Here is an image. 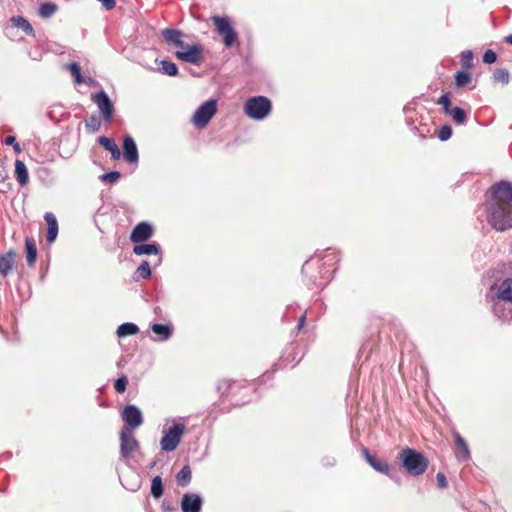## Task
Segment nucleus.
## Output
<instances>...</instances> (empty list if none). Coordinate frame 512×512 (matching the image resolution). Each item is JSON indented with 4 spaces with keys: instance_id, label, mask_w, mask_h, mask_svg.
Wrapping results in <instances>:
<instances>
[{
    "instance_id": "473e14b6",
    "label": "nucleus",
    "mask_w": 512,
    "mask_h": 512,
    "mask_svg": "<svg viewBox=\"0 0 512 512\" xmlns=\"http://www.w3.org/2000/svg\"><path fill=\"white\" fill-rule=\"evenodd\" d=\"M159 71L168 76H176L178 74V68L175 63L163 60L160 62Z\"/></svg>"
},
{
    "instance_id": "ea45409f",
    "label": "nucleus",
    "mask_w": 512,
    "mask_h": 512,
    "mask_svg": "<svg viewBox=\"0 0 512 512\" xmlns=\"http://www.w3.org/2000/svg\"><path fill=\"white\" fill-rule=\"evenodd\" d=\"M88 130L97 132L100 129L101 122L96 115H91L85 123Z\"/></svg>"
},
{
    "instance_id": "37998d69",
    "label": "nucleus",
    "mask_w": 512,
    "mask_h": 512,
    "mask_svg": "<svg viewBox=\"0 0 512 512\" xmlns=\"http://www.w3.org/2000/svg\"><path fill=\"white\" fill-rule=\"evenodd\" d=\"M452 136V128L448 125H444L438 132V138L441 141H447Z\"/></svg>"
},
{
    "instance_id": "bb28decb",
    "label": "nucleus",
    "mask_w": 512,
    "mask_h": 512,
    "mask_svg": "<svg viewBox=\"0 0 512 512\" xmlns=\"http://www.w3.org/2000/svg\"><path fill=\"white\" fill-rule=\"evenodd\" d=\"M26 259L29 266H33L37 258V247L35 240L31 237L25 239Z\"/></svg>"
},
{
    "instance_id": "3c124183",
    "label": "nucleus",
    "mask_w": 512,
    "mask_h": 512,
    "mask_svg": "<svg viewBox=\"0 0 512 512\" xmlns=\"http://www.w3.org/2000/svg\"><path fill=\"white\" fill-rule=\"evenodd\" d=\"M505 41L512 45V33L505 38Z\"/></svg>"
},
{
    "instance_id": "ddd939ff",
    "label": "nucleus",
    "mask_w": 512,
    "mask_h": 512,
    "mask_svg": "<svg viewBox=\"0 0 512 512\" xmlns=\"http://www.w3.org/2000/svg\"><path fill=\"white\" fill-rule=\"evenodd\" d=\"M152 235V226L147 222H141L133 228L130 234V240L133 243H141L151 238Z\"/></svg>"
},
{
    "instance_id": "9b49d317",
    "label": "nucleus",
    "mask_w": 512,
    "mask_h": 512,
    "mask_svg": "<svg viewBox=\"0 0 512 512\" xmlns=\"http://www.w3.org/2000/svg\"><path fill=\"white\" fill-rule=\"evenodd\" d=\"M121 416L126 424L124 428H129L130 431L140 427L144 421L141 410L132 404L124 407Z\"/></svg>"
},
{
    "instance_id": "603ef678",
    "label": "nucleus",
    "mask_w": 512,
    "mask_h": 512,
    "mask_svg": "<svg viewBox=\"0 0 512 512\" xmlns=\"http://www.w3.org/2000/svg\"><path fill=\"white\" fill-rule=\"evenodd\" d=\"M187 45H188V44H185V43L183 42V46H182V47H178V48H179V50H186Z\"/></svg>"
},
{
    "instance_id": "f8f14e48",
    "label": "nucleus",
    "mask_w": 512,
    "mask_h": 512,
    "mask_svg": "<svg viewBox=\"0 0 512 512\" xmlns=\"http://www.w3.org/2000/svg\"><path fill=\"white\" fill-rule=\"evenodd\" d=\"M492 310L497 318L503 321H512V301L494 297Z\"/></svg>"
},
{
    "instance_id": "72a5a7b5",
    "label": "nucleus",
    "mask_w": 512,
    "mask_h": 512,
    "mask_svg": "<svg viewBox=\"0 0 512 512\" xmlns=\"http://www.w3.org/2000/svg\"><path fill=\"white\" fill-rule=\"evenodd\" d=\"M151 494L158 499L163 495V483L160 476H155L151 483Z\"/></svg>"
},
{
    "instance_id": "39448f33",
    "label": "nucleus",
    "mask_w": 512,
    "mask_h": 512,
    "mask_svg": "<svg viewBox=\"0 0 512 512\" xmlns=\"http://www.w3.org/2000/svg\"><path fill=\"white\" fill-rule=\"evenodd\" d=\"M215 30L222 38V42L226 48H230L238 42V34L226 16H212L211 18Z\"/></svg>"
},
{
    "instance_id": "864d4df0",
    "label": "nucleus",
    "mask_w": 512,
    "mask_h": 512,
    "mask_svg": "<svg viewBox=\"0 0 512 512\" xmlns=\"http://www.w3.org/2000/svg\"><path fill=\"white\" fill-rule=\"evenodd\" d=\"M94 81L92 79H89V81L87 83L91 84L93 83Z\"/></svg>"
},
{
    "instance_id": "c03bdc74",
    "label": "nucleus",
    "mask_w": 512,
    "mask_h": 512,
    "mask_svg": "<svg viewBox=\"0 0 512 512\" xmlns=\"http://www.w3.org/2000/svg\"><path fill=\"white\" fill-rule=\"evenodd\" d=\"M127 384V378L125 376H121L115 381L114 388L118 393H123L126 390Z\"/></svg>"
},
{
    "instance_id": "58836bf2",
    "label": "nucleus",
    "mask_w": 512,
    "mask_h": 512,
    "mask_svg": "<svg viewBox=\"0 0 512 512\" xmlns=\"http://www.w3.org/2000/svg\"><path fill=\"white\" fill-rule=\"evenodd\" d=\"M493 78L496 82L507 84L509 82V73L506 69H496Z\"/></svg>"
},
{
    "instance_id": "cd10ccee",
    "label": "nucleus",
    "mask_w": 512,
    "mask_h": 512,
    "mask_svg": "<svg viewBox=\"0 0 512 512\" xmlns=\"http://www.w3.org/2000/svg\"><path fill=\"white\" fill-rule=\"evenodd\" d=\"M12 27L22 29L26 34L33 35L34 29L32 25L22 16H14L11 18Z\"/></svg>"
},
{
    "instance_id": "423d86ee",
    "label": "nucleus",
    "mask_w": 512,
    "mask_h": 512,
    "mask_svg": "<svg viewBox=\"0 0 512 512\" xmlns=\"http://www.w3.org/2000/svg\"><path fill=\"white\" fill-rule=\"evenodd\" d=\"M185 425L183 423H174L170 427L163 428V436L160 440L161 450L164 452H172L174 451L184 434Z\"/></svg>"
},
{
    "instance_id": "5fc2aeb1",
    "label": "nucleus",
    "mask_w": 512,
    "mask_h": 512,
    "mask_svg": "<svg viewBox=\"0 0 512 512\" xmlns=\"http://www.w3.org/2000/svg\"><path fill=\"white\" fill-rule=\"evenodd\" d=\"M244 403H245L244 401H243V402H241V403L236 402V405H241V404H244Z\"/></svg>"
},
{
    "instance_id": "de8ad7c7",
    "label": "nucleus",
    "mask_w": 512,
    "mask_h": 512,
    "mask_svg": "<svg viewBox=\"0 0 512 512\" xmlns=\"http://www.w3.org/2000/svg\"><path fill=\"white\" fill-rule=\"evenodd\" d=\"M4 143H5L6 145H11V146H12V145H14L15 143H17V141H16L15 136L9 135V136H7V137L5 138Z\"/></svg>"
},
{
    "instance_id": "7c9ffc66",
    "label": "nucleus",
    "mask_w": 512,
    "mask_h": 512,
    "mask_svg": "<svg viewBox=\"0 0 512 512\" xmlns=\"http://www.w3.org/2000/svg\"><path fill=\"white\" fill-rule=\"evenodd\" d=\"M151 276V268L148 261L144 260L134 273V280L148 279Z\"/></svg>"
},
{
    "instance_id": "c85d7f7f",
    "label": "nucleus",
    "mask_w": 512,
    "mask_h": 512,
    "mask_svg": "<svg viewBox=\"0 0 512 512\" xmlns=\"http://www.w3.org/2000/svg\"><path fill=\"white\" fill-rule=\"evenodd\" d=\"M138 331H139V328L136 324L131 323V322H126V323H123L120 326H118L116 333L119 337H127V336L137 334Z\"/></svg>"
},
{
    "instance_id": "1a4fd4ad",
    "label": "nucleus",
    "mask_w": 512,
    "mask_h": 512,
    "mask_svg": "<svg viewBox=\"0 0 512 512\" xmlns=\"http://www.w3.org/2000/svg\"><path fill=\"white\" fill-rule=\"evenodd\" d=\"M91 100L95 103L105 122H111L114 115V106L107 93L103 90L91 94Z\"/></svg>"
},
{
    "instance_id": "a878e982",
    "label": "nucleus",
    "mask_w": 512,
    "mask_h": 512,
    "mask_svg": "<svg viewBox=\"0 0 512 512\" xmlns=\"http://www.w3.org/2000/svg\"><path fill=\"white\" fill-rule=\"evenodd\" d=\"M495 297L512 301V278H507L500 283Z\"/></svg>"
},
{
    "instance_id": "f704fd0d",
    "label": "nucleus",
    "mask_w": 512,
    "mask_h": 512,
    "mask_svg": "<svg viewBox=\"0 0 512 512\" xmlns=\"http://www.w3.org/2000/svg\"><path fill=\"white\" fill-rule=\"evenodd\" d=\"M449 116L453 118V120L457 124H465L467 121L466 113L465 111L460 107H454L449 113Z\"/></svg>"
},
{
    "instance_id": "393cba45",
    "label": "nucleus",
    "mask_w": 512,
    "mask_h": 512,
    "mask_svg": "<svg viewBox=\"0 0 512 512\" xmlns=\"http://www.w3.org/2000/svg\"><path fill=\"white\" fill-rule=\"evenodd\" d=\"M160 247L156 243H142L133 247L135 255H157L159 254Z\"/></svg>"
},
{
    "instance_id": "f3484780",
    "label": "nucleus",
    "mask_w": 512,
    "mask_h": 512,
    "mask_svg": "<svg viewBox=\"0 0 512 512\" xmlns=\"http://www.w3.org/2000/svg\"><path fill=\"white\" fill-rule=\"evenodd\" d=\"M362 454H363L364 458L366 459V461L369 463V465L374 470H376L380 473L386 474V475H390L389 474L390 466L387 462L382 461V460L376 458L375 456L371 455L369 450L365 447L362 449Z\"/></svg>"
},
{
    "instance_id": "e433bc0d",
    "label": "nucleus",
    "mask_w": 512,
    "mask_h": 512,
    "mask_svg": "<svg viewBox=\"0 0 512 512\" xmlns=\"http://www.w3.org/2000/svg\"><path fill=\"white\" fill-rule=\"evenodd\" d=\"M471 80V76L468 72L458 71L455 75L456 85L458 87H464Z\"/></svg>"
},
{
    "instance_id": "a19ab883",
    "label": "nucleus",
    "mask_w": 512,
    "mask_h": 512,
    "mask_svg": "<svg viewBox=\"0 0 512 512\" xmlns=\"http://www.w3.org/2000/svg\"><path fill=\"white\" fill-rule=\"evenodd\" d=\"M437 103L442 106L444 113L447 115L454 108L451 106V101H450V97L448 94H443L438 99Z\"/></svg>"
},
{
    "instance_id": "2eb2a0df",
    "label": "nucleus",
    "mask_w": 512,
    "mask_h": 512,
    "mask_svg": "<svg viewBox=\"0 0 512 512\" xmlns=\"http://www.w3.org/2000/svg\"><path fill=\"white\" fill-rule=\"evenodd\" d=\"M240 389H244L247 391H251L252 389L246 386H243L240 382L237 381H229V380H220L217 383V391L223 395L228 396L232 395L235 396Z\"/></svg>"
},
{
    "instance_id": "c9c22d12",
    "label": "nucleus",
    "mask_w": 512,
    "mask_h": 512,
    "mask_svg": "<svg viewBox=\"0 0 512 512\" xmlns=\"http://www.w3.org/2000/svg\"><path fill=\"white\" fill-rule=\"evenodd\" d=\"M66 68L70 71V73L74 77V81L76 84H81V83L85 82V80L83 79V77L80 73L79 64L73 62V63L67 64Z\"/></svg>"
},
{
    "instance_id": "6ab92c4d",
    "label": "nucleus",
    "mask_w": 512,
    "mask_h": 512,
    "mask_svg": "<svg viewBox=\"0 0 512 512\" xmlns=\"http://www.w3.org/2000/svg\"><path fill=\"white\" fill-rule=\"evenodd\" d=\"M44 219H45V221L47 223V226H48L46 240L49 243H53L56 240L57 235H58V222H57V219H56L55 215L53 213H51V212H47L44 215Z\"/></svg>"
},
{
    "instance_id": "f03ea898",
    "label": "nucleus",
    "mask_w": 512,
    "mask_h": 512,
    "mask_svg": "<svg viewBox=\"0 0 512 512\" xmlns=\"http://www.w3.org/2000/svg\"><path fill=\"white\" fill-rule=\"evenodd\" d=\"M331 254H327L324 259H326L322 264H320V259L317 257H312L302 267V273L309 278V284L311 286L320 287L324 285V281L330 279L334 270L326 269V265L332 259H330Z\"/></svg>"
},
{
    "instance_id": "20e7f679",
    "label": "nucleus",
    "mask_w": 512,
    "mask_h": 512,
    "mask_svg": "<svg viewBox=\"0 0 512 512\" xmlns=\"http://www.w3.org/2000/svg\"><path fill=\"white\" fill-rule=\"evenodd\" d=\"M271 109V101L265 96L251 97L244 104V113L254 120H263L269 115Z\"/></svg>"
},
{
    "instance_id": "4be33fe9",
    "label": "nucleus",
    "mask_w": 512,
    "mask_h": 512,
    "mask_svg": "<svg viewBox=\"0 0 512 512\" xmlns=\"http://www.w3.org/2000/svg\"><path fill=\"white\" fill-rule=\"evenodd\" d=\"M454 440L456 447L458 449V451L456 452V457L463 461H467L468 459H470V451L468 445L466 441L462 438V436L459 433L455 432Z\"/></svg>"
},
{
    "instance_id": "dca6fc26",
    "label": "nucleus",
    "mask_w": 512,
    "mask_h": 512,
    "mask_svg": "<svg viewBox=\"0 0 512 512\" xmlns=\"http://www.w3.org/2000/svg\"><path fill=\"white\" fill-rule=\"evenodd\" d=\"M123 157L129 163H137L139 156L135 141L129 135L124 137L123 140Z\"/></svg>"
},
{
    "instance_id": "b1692460",
    "label": "nucleus",
    "mask_w": 512,
    "mask_h": 512,
    "mask_svg": "<svg viewBox=\"0 0 512 512\" xmlns=\"http://www.w3.org/2000/svg\"><path fill=\"white\" fill-rule=\"evenodd\" d=\"M15 178L21 186H25L29 182V175L26 165L19 159L15 161Z\"/></svg>"
},
{
    "instance_id": "4c0bfd02",
    "label": "nucleus",
    "mask_w": 512,
    "mask_h": 512,
    "mask_svg": "<svg viewBox=\"0 0 512 512\" xmlns=\"http://www.w3.org/2000/svg\"><path fill=\"white\" fill-rule=\"evenodd\" d=\"M461 64L463 68L469 69L473 64V52L465 50L461 53Z\"/></svg>"
},
{
    "instance_id": "f257e3e1",
    "label": "nucleus",
    "mask_w": 512,
    "mask_h": 512,
    "mask_svg": "<svg viewBox=\"0 0 512 512\" xmlns=\"http://www.w3.org/2000/svg\"><path fill=\"white\" fill-rule=\"evenodd\" d=\"M490 196L486 202V218L488 223L497 231L512 228V183L501 181L489 190Z\"/></svg>"
},
{
    "instance_id": "49530a36",
    "label": "nucleus",
    "mask_w": 512,
    "mask_h": 512,
    "mask_svg": "<svg viewBox=\"0 0 512 512\" xmlns=\"http://www.w3.org/2000/svg\"><path fill=\"white\" fill-rule=\"evenodd\" d=\"M436 480L440 488L445 489L448 487V481L446 479V476L442 472L437 473Z\"/></svg>"
},
{
    "instance_id": "c756f323",
    "label": "nucleus",
    "mask_w": 512,
    "mask_h": 512,
    "mask_svg": "<svg viewBox=\"0 0 512 512\" xmlns=\"http://www.w3.org/2000/svg\"><path fill=\"white\" fill-rule=\"evenodd\" d=\"M191 479L192 472L188 465L183 466L182 469L176 475L177 483L182 487L187 486L191 482Z\"/></svg>"
},
{
    "instance_id": "9d476101",
    "label": "nucleus",
    "mask_w": 512,
    "mask_h": 512,
    "mask_svg": "<svg viewBox=\"0 0 512 512\" xmlns=\"http://www.w3.org/2000/svg\"><path fill=\"white\" fill-rule=\"evenodd\" d=\"M139 442L129 428H122L120 432V454L122 458L128 460L131 454L139 449Z\"/></svg>"
},
{
    "instance_id": "5701e85b",
    "label": "nucleus",
    "mask_w": 512,
    "mask_h": 512,
    "mask_svg": "<svg viewBox=\"0 0 512 512\" xmlns=\"http://www.w3.org/2000/svg\"><path fill=\"white\" fill-rule=\"evenodd\" d=\"M151 330L156 335L155 341H166L172 335V327L164 324L155 323L151 326Z\"/></svg>"
},
{
    "instance_id": "a18cd8bd",
    "label": "nucleus",
    "mask_w": 512,
    "mask_h": 512,
    "mask_svg": "<svg viewBox=\"0 0 512 512\" xmlns=\"http://www.w3.org/2000/svg\"><path fill=\"white\" fill-rule=\"evenodd\" d=\"M497 59V55L494 51L492 50H487L484 55H483V62L487 63V64H492L496 61Z\"/></svg>"
},
{
    "instance_id": "79ce46f5",
    "label": "nucleus",
    "mask_w": 512,
    "mask_h": 512,
    "mask_svg": "<svg viewBox=\"0 0 512 512\" xmlns=\"http://www.w3.org/2000/svg\"><path fill=\"white\" fill-rule=\"evenodd\" d=\"M120 178L118 171H111L100 176V179L104 182L115 183Z\"/></svg>"
},
{
    "instance_id": "6e6552de",
    "label": "nucleus",
    "mask_w": 512,
    "mask_h": 512,
    "mask_svg": "<svg viewBox=\"0 0 512 512\" xmlns=\"http://www.w3.org/2000/svg\"><path fill=\"white\" fill-rule=\"evenodd\" d=\"M175 57L182 62L199 66L204 60V47L200 43L187 45L186 50H177Z\"/></svg>"
},
{
    "instance_id": "412c9836",
    "label": "nucleus",
    "mask_w": 512,
    "mask_h": 512,
    "mask_svg": "<svg viewBox=\"0 0 512 512\" xmlns=\"http://www.w3.org/2000/svg\"><path fill=\"white\" fill-rule=\"evenodd\" d=\"M16 254L14 251H9L4 255L0 256V274L7 276L8 273L13 269L15 264Z\"/></svg>"
},
{
    "instance_id": "09e8293b",
    "label": "nucleus",
    "mask_w": 512,
    "mask_h": 512,
    "mask_svg": "<svg viewBox=\"0 0 512 512\" xmlns=\"http://www.w3.org/2000/svg\"><path fill=\"white\" fill-rule=\"evenodd\" d=\"M305 320H306V315H305V314H303V315L300 317L299 322H298V325H297V329H298V330H301V329L304 327Z\"/></svg>"
},
{
    "instance_id": "a211bd4d",
    "label": "nucleus",
    "mask_w": 512,
    "mask_h": 512,
    "mask_svg": "<svg viewBox=\"0 0 512 512\" xmlns=\"http://www.w3.org/2000/svg\"><path fill=\"white\" fill-rule=\"evenodd\" d=\"M162 37L168 45H172L175 47H182V32L173 28H166L161 32Z\"/></svg>"
},
{
    "instance_id": "8fccbe9b",
    "label": "nucleus",
    "mask_w": 512,
    "mask_h": 512,
    "mask_svg": "<svg viewBox=\"0 0 512 512\" xmlns=\"http://www.w3.org/2000/svg\"><path fill=\"white\" fill-rule=\"evenodd\" d=\"M12 146H13V149H14V151H15L16 153H20V152H21V147H20V145H19V143H18V142H17V143H15V144H14V145H12Z\"/></svg>"
},
{
    "instance_id": "4468645a",
    "label": "nucleus",
    "mask_w": 512,
    "mask_h": 512,
    "mask_svg": "<svg viewBox=\"0 0 512 512\" xmlns=\"http://www.w3.org/2000/svg\"><path fill=\"white\" fill-rule=\"evenodd\" d=\"M202 507V498L195 493H186L181 499V509L183 512H200Z\"/></svg>"
},
{
    "instance_id": "aec40b11",
    "label": "nucleus",
    "mask_w": 512,
    "mask_h": 512,
    "mask_svg": "<svg viewBox=\"0 0 512 512\" xmlns=\"http://www.w3.org/2000/svg\"><path fill=\"white\" fill-rule=\"evenodd\" d=\"M98 143L111 153V158L113 160H118L120 158V149L113 138L100 136L98 138Z\"/></svg>"
},
{
    "instance_id": "7ed1b4c3",
    "label": "nucleus",
    "mask_w": 512,
    "mask_h": 512,
    "mask_svg": "<svg viewBox=\"0 0 512 512\" xmlns=\"http://www.w3.org/2000/svg\"><path fill=\"white\" fill-rule=\"evenodd\" d=\"M398 459L405 471L414 477L424 474L428 468L427 458L421 452L412 448L402 449Z\"/></svg>"
},
{
    "instance_id": "0eeeda50",
    "label": "nucleus",
    "mask_w": 512,
    "mask_h": 512,
    "mask_svg": "<svg viewBox=\"0 0 512 512\" xmlns=\"http://www.w3.org/2000/svg\"><path fill=\"white\" fill-rule=\"evenodd\" d=\"M217 112V101L214 99L207 100L201 104L192 117V123L196 128L202 129L207 126L211 118Z\"/></svg>"
},
{
    "instance_id": "2f4dec72",
    "label": "nucleus",
    "mask_w": 512,
    "mask_h": 512,
    "mask_svg": "<svg viewBox=\"0 0 512 512\" xmlns=\"http://www.w3.org/2000/svg\"><path fill=\"white\" fill-rule=\"evenodd\" d=\"M57 11V5L52 2L42 3L39 7L38 14L42 18H49Z\"/></svg>"
}]
</instances>
